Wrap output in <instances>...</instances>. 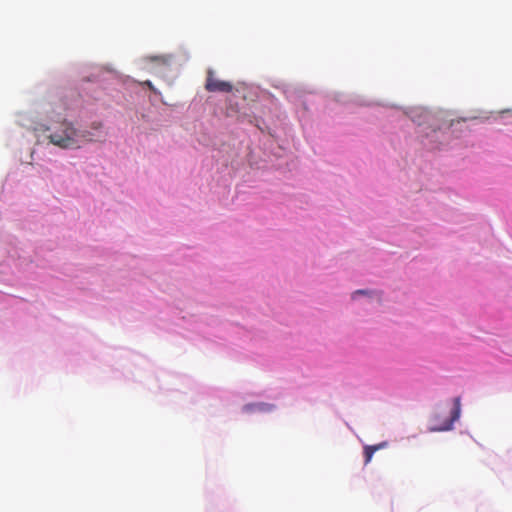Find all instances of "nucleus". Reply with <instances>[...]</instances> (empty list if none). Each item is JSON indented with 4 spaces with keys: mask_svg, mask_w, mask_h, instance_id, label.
<instances>
[{
    "mask_svg": "<svg viewBox=\"0 0 512 512\" xmlns=\"http://www.w3.org/2000/svg\"><path fill=\"white\" fill-rule=\"evenodd\" d=\"M46 131H50L49 141L62 149L80 148L83 143L95 140L94 133L78 129L73 122L66 119L53 123L51 127L46 128Z\"/></svg>",
    "mask_w": 512,
    "mask_h": 512,
    "instance_id": "f257e3e1",
    "label": "nucleus"
},
{
    "mask_svg": "<svg viewBox=\"0 0 512 512\" xmlns=\"http://www.w3.org/2000/svg\"><path fill=\"white\" fill-rule=\"evenodd\" d=\"M205 89L208 92H223L229 93L233 89V85L228 81H223L215 77V72L212 69L207 71Z\"/></svg>",
    "mask_w": 512,
    "mask_h": 512,
    "instance_id": "f03ea898",
    "label": "nucleus"
},
{
    "mask_svg": "<svg viewBox=\"0 0 512 512\" xmlns=\"http://www.w3.org/2000/svg\"><path fill=\"white\" fill-rule=\"evenodd\" d=\"M460 413H461V402H460V398L456 397L454 399V407H453V409L451 411L450 417L448 419H446L441 424L434 423L429 428V430L430 431H448V430H451L452 427H453L454 422L459 419Z\"/></svg>",
    "mask_w": 512,
    "mask_h": 512,
    "instance_id": "7ed1b4c3",
    "label": "nucleus"
},
{
    "mask_svg": "<svg viewBox=\"0 0 512 512\" xmlns=\"http://www.w3.org/2000/svg\"><path fill=\"white\" fill-rule=\"evenodd\" d=\"M387 446L386 442L379 443L377 445H367L364 447V458L365 464H368L374 455V453Z\"/></svg>",
    "mask_w": 512,
    "mask_h": 512,
    "instance_id": "20e7f679",
    "label": "nucleus"
},
{
    "mask_svg": "<svg viewBox=\"0 0 512 512\" xmlns=\"http://www.w3.org/2000/svg\"><path fill=\"white\" fill-rule=\"evenodd\" d=\"M103 126H104V125H103V122H101V121H93V122L90 124L89 129H87V130H88L89 132H92V133H94V134H95V140H94L93 142H95V141H97V140H98V138H99V136H100V135H99V133L102 131Z\"/></svg>",
    "mask_w": 512,
    "mask_h": 512,
    "instance_id": "39448f33",
    "label": "nucleus"
},
{
    "mask_svg": "<svg viewBox=\"0 0 512 512\" xmlns=\"http://www.w3.org/2000/svg\"><path fill=\"white\" fill-rule=\"evenodd\" d=\"M142 85H145L146 87H148L151 91L155 92L156 93V88L154 87V85L152 84L151 81L149 80H146L144 82L141 83Z\"/></svg>",
    "mask_w": 512,
    "mask_h": 512,
    "instance_id": "423d86ee",
    "label": "nucleus"
},
{
    "mask_svg": "<svg viewBox=\"0 0 512 512\" xmlns=\"http://www.w3.org/2000/svg\"><path fill=\"white\" fill-rule=\"evenodd\" d=\"M367 292L365 290H357L356 292H354L353 296L354 295H357V294H366Z\"/></svg>",
    "mask_w": 512,
    "mask_h": 512,
    "instance_id": "0eeeda50",
    "label": "nucleus"
}]
</instances>
